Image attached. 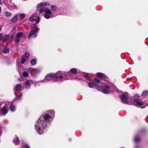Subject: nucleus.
Listing matches in <instances>:
<instances>
[{"instance_id":"obj_42","label":"nucleus","mask_w":148,"mask_h":148,"mask_svg":"<svg viewBox=\"0 0 148 148\" xmlns=\"http://www.w3.org/2000/svg\"><path fill=\"white\" fill-rule=\"evenodd\" d=\"M1 27H0V31H1Z\"/></svg>"},{"instance_id":"obj_6","label":"nucleus","mask_w":148,"mask_h":148,"mask_svg":"<svg viewBox=\"0 0 148 148\" xmlns=\"http://www.w3.org/2000/svg\"><path fill=\"white\" fill-rule=\"evenodd\" d=\"M99 90L102 91L104 93L107 94L111 93L112 91V88L110 86L106 85L102 86L100 85V88L99 89Z\"/></svg>"},{"instance_id":"obj_39","label":"nucleus","mask_w":148,"mask_h":148,"mask_svg":"<svg viewBox=\"0 0 148 148\" xmlns=\"http://www.w3.org/2000/svg\"><path fill=\"white\" fill-rule=\"evenodd\" d=\"M29 55L28 53H26L24 55H23V56H29Z\"/></svg>"},{"instance_id":"obj_45","label":"nucleus","mask_w":148,"mask_h":148,"mask_svg":"<svg viewBox=\"0 0 148 148\" xmlns=\"http://www.w3.org/2000/svg\"><path fill=\"white\" fill-rule=\"evenodd\" d=\"M27 58L29 56H25Z\"/></svg>"},{"instance_id":"obj_23","label":"nucleus","mask_w":148,"mask_h":148,"mask_svg":"<svg viewBox=\"0 0 148 148\" xmlns=\"http://www.w3.org/2000/svg\"><path fill=\"white\" fill-rule=\"evenodd\" d=\"M35 16L36 15L35 14L32 15L29 18V20L31 21H34L35 19H34V18H35Z\"/></svg>"},{"instance_id":"obj_9","label":"nucleus","mask_w":148,"mask_h":148,"mask_svg":"<svg viewBox=\"0 0 148 148\" xmlns=\"http://www.w3.org/2000/svg\"><path fill=\"white\" fill-rule=\"evenodd\" d=\"M24 36L23 33L20 32L17 33L16 34V36L15 38V42L16 43L19 42L21 39Z\"/></svg>"},{"instance_id":"obj_4","label":"nucleus","mask_w":148,"mask_h":148,"mask_svg":"<svg viewBox=\"0 0 148 148\" xmlns=\"http://www.w3.org/2000/svg\"><path fill=\"white\" fill-rule=\"evenodd\" d=\"M9 106L10 109L12 112H14L16 110V107L15 106L10 103H5V105L2 110V114L3 115H5L8 112L9 110L8 106Z\"/></svg>"},{"instance_id":"obj_35","label":"nucleus","mask_w":148,"mask_h":148,"mask_svg":"<svg viewBox=\"0 0 148 148\" xmlns=\"http://www.w3.org/2000/svg\"><path fill=\"white\" fill-rule=\"evenodd\" d=\"M36 25L35 24H34L31 25V27L32 28H36Z\"/></svg>"},{"instance_id":"obj_10","label":"nucleus","mask_w":148,"mask_h":148,"mask_svg":"<svg viewBox=\"0 0 148 148\" xmlns=\"http://www.w3.org/2000/svg\"><path fill=\"white\" fill-rule=\"evenodd\" d=\"M70 73H72L73 74H75L77 73V71L76 69L75 68H73L71 69L70 71L68 72H61V75H65L67 79V80L68 79L67 76H68V75Z\"/></svg>"},{"instance_id":"obj_16","label":"nucleus","mask_w":148,"mask_h":148,"mask_svg":"<svg viewBox=\"0 0 148 148\" xmlns=\"http://www.w3.org/2000/svg\"><path fill=\"white\" fill-rule=\"evenodd\" d=\"M26 71L28 72H30L31 74H32L33 73H35V69L32 67H29L26 70Z\"/></svg>"},{"instance_id":"obj_7","label":"nucleus","mask_w":148,"mask_h":148,"mask_svg":"<svg viewBox=\"0 0 148 148\" xmlns=\"http://www.w3.org/2000/svg\"><path fill=\"white\" fill-rule=\"evenodd\" d=\"M100 82L99 80L97 78L95 79V82H88V85L89 87L90 88H93L94 86H95L99 90V89L100 88V85L98 84Z\"/></svg>"},{"instance_id":"obj_14","label":"nucleus","mask_w":148,"mask_h":148,"mask_svg":"<svg viewBox=\"0 0 148 148\" xmlns=\"http://www.w3.org/2000/svg\"><path fill=\"white\" fill-rule=\"evenodd\" d=\"M33 84V82L32 80L31 79L27 80L25 84V88H29L31 84Z\"/></svg>"},{"instance_id":"obj_43","label":"nucleus","mask_w":148,"mask_h":148,"mask_svg":"<svg viewBox=\"0 0 148 148\" xmlns=\"http://www.w3.org/2000/svg\"><path fill=\"white\" fill-rule=\"evenodd\" d=\"M2 128V127L0 125V129H1Z\"/></svg>"},{"instance_id":"obj_29","label":"nucleus","mask_w":148,"mask_h":148,"mask_svg":"<svg viewBox=\"0 0 148 148\" xmlns=\"http://www.w3.org/2000/svg\"><path fill=\"white\" fill-rule=\"evenodd\" d=\"M83 76L85 78L87 79L88 81H90V78L88 75H84Z\"/></svg>"},{"instance_id":"obj_11","label":"nucleus","mask_w":148,"mask_h":148,"mask_svg":"<svg viewBox=\"0 0 148 148\" xmlns=\"http://www.w3.org/2000/svg\"><path fill=\"white\" fill-rule=\"evenodd\" d=\"M39 30V28H36V29L35 30H33L30 32L29 35L28 36V39H30L31 38L32 36L33 35H34V38H35V37L36 36L37 33L38 32Z\"/></svg>"},{"instance_id":"obj_22","label":"nucleus","mask_w":148,"mask_h":148,"mask_svg":"<svg viewBox=\"0 0 148 148\" xmlns=\"http://www.w3.org/2000/svg\"><path fill=\"white\" fill-rule=\"evenodd\" d=\"M17 15L15 16L12 18V22H14L17 21Z\"/></svg>"},{"instance_id":"obj_18","label":"nucleus","mask_w":148,"mask_h":148,"mask_svg":"<svg viewBox=\"0 0 148 148\" xmlns=\"http://www.w3.org/2000/svg\"><path fill=\"white\" fill-rule=\"evenodd\" d=\"M4 14L7 17H10L12 16V13L7 11H5L4 12Z\"/></svg>"},{"instance_id":"obj_15","label":"nucleus","mask_w":148,"mask_h":148,"mask_svg":"<svg viewBox=\"0 0 148 148\" xmlns=\"http://www.w3.org/2000/svg\"><path fill=\"white\" fill-rule=\"evenodd\" d=\"M16 138L14 139L12 142L14 145H18L19 143V140L18 137H16Z\"/></svg>"},{"instance_id":"obj_36","label":"nucleus","mask_w":148,"mask_h":148,"mask_svg":"<svg viewBox=\"0 0 148 148\" xmlns=\"http://www.w3.org/2000/svg\"><path fill=\"white\" fill-rule=\"evenodd\" d=\"M3 35L2 34L0 33V40H1L2 39Z\"/></svg>"},{"instance_id":"obj_37","label":"nucleus","mask_w":148,"mask_h":148,"mask_svg":"<svg viewBox=\"0 0 148 148\" xmlns=\"http://www.w3.org/2000/svg\"><path fill=\"white\" fill-rule=\"evenodd\" d=\"M16 66H18V69H19V68L21 66L20 64L18 63L16 64Z\"/></svg>"},{"instance_id":"obj_17","label":"nucleus","mask_w":148,"mask_h":148,"mask_svg":"<svg viewBox=\"0 0 148 148\" xmlns=\"http://www.w3.org/2000/svg\"><path fill=\"white\" fill-rule=\"evenodd\" d=\"M140 136L138 135H136L134 138V141L135 143H138L140 141Z\"/></svg>"},{"instance_id":"obj_27","label":"nucleus","mask_w":148,"mask_h":148,"mask_svg":"<svg viewBox=\"0 0 148 148\" xmlns=\"http://www.w3.org/2000/svg\"><path fill=\"white\" fill-rule=\"evenodd\" d=\"M9 49L8 48H5L3 50V52L4 53H7L9 52Z\"/></svg>"},{"instance_id":"obj_30","label":"nucleus","mask_w":148,"mask_h":148,"mask_svg":"<svg viewBox=\"0 0 148 148\" xmlns=\"http://www.w3.org/2000/svg\"><path fill=\"white\" fill-rule=\"evenodd\" d=\"M22 75L24 77H27L29 75L26 72H24L22 73Z\"/></svg>"},{"instance_id":"obj_33","label":"nucleus","mask_w":148,"mask_h":148,"mask_svg":"<svg viewBox=\"0 0 148 148\" xmlns=\"http://www.w3.org/2000/svg\"><path fill=\"white\" fill-rule=\"evenodd\" d=\"M41 71V69L40 68H37L35 69V73H39Z\"/></svg>"},{"instance_id":"obj_20","label":"nucleus","mask_w":148,"mask_h":148,"mask_svg":"<svg viewBox=\"0 0 148 148\" xmlns=\"http://www.w3.org/2000/svg\"><path fill=\"white\" fill-rule=\"evenodd\" d=\"M43 82L44 80H42L39 81L35 82L34 83H33L34 84L35 86H36L39 85V83H40L41 82Z\"/></svg>"},{"instance_id":"obj_1","label":"nucleus","mask_w":148,"mask_h":148,"mask_svg":"<svg viewBox=\"0 0 148 148\" xmlns=\"http://www.w3.org/2000/svg\"><path fill=\"white\" fill-rule=\"evenodd\" d=\"M54 113V111L50 110L40 116L35 124L36 130L39 134L43 133L44 130L47 127L48 124L53 119Z\"/></svg>"},{"instance_id":"obj_25","label":"nucleus","mask_w":148,"mask_h":148,"mask_svg":"<svg viewBox=\"0 0 148 148\" xmlns=\"http://www.w3.org/2000/svg\"><path fill=\"white\" fill-rule=\"evenodd\" d=\"M65 11H66V10L65 9H63L62 11H61V12H59L60 13L59 14L62 15H65L66 14V13L65 12H64Z\"/></svg>"},{"instance_id":"obj_12","label":"nucleus","mask_w":148,"mask_h":148,"mask_svg":"<svg viewBox=\"0 0 148 148\" xmlns=\"http://www.w3.org/2000/svg\"><path fill=\"white\" fill-rule=\"evenodd\" d=\"M97 77L101 78H102L105 81H107L108 79V77L106 75L100 73H99L96 74Z\"/></svg>"},{"instance_id":"obj_38","label":"nucleus","mask_w":148,"mask_h":148,"mask_svg":"<svg viewBox=\"0 0 148 148\" xmlns=\"http://www.w3.org/2000/svg\"><path fill=\"white\" fill-rule=\"evenodd\" d=\"M13 7L14 6V8H17V7L16 6V5H15L14 4H13V5L12 6Z\"/></svg>"},{"instance_id":"obj_34","label":"nucleus","mask_w":148,"mask_h":148,"mask_svg":"<svg viewBox=\"0 0 148 148\" xmlns=\"http://www.w3.org/2000/svg\"><path fill=\"white\" fill-rule=\"evenodd\" d=\"M37 20H36V23L37 24L38 23L40 20V18L39 16L37 17Z\"/></svg>"},{"instance_id":"obj_21","label":"nucleus","mask_w":148,"mask_h":148,"mask_svg":"<svg viewBox=\"0 0 148 148\" xmlns=\"http://www.w3.org/2000/svg\"><path fill=\"white\" fill-rule=\"evenodd\" d=\"M9 37V35H5L3 37L2 40L3 41H5V40H8Z\"/></svg>"},{"instance_id":"obj_26","label":"nucleus","mask_w":148,"mask_h":148,"mask_svg":"<svg viewBox=\"0 0 148 148\" xmlns=\"http://www.w3.org/2000/svg\"><path fill=\"white\" fill-rule=\"evenodd\" d=\"M22 145L23 147L25 148H30L29 146L27 144L24 143H22Z\"/></svg>"},{"instance_id":"obj_13","label":"nucleus","mask_w":148,"mask_h":148,"mask_svg":"<svg viewBox=\"0 0 148 148\" xmlns=\"http://www.w3.org/2000/svg\"><path fill=\"white\" fill-rule=\"evenodd\" d=\"M24 89L23 86L20 84H17L14 87V90H15L18 91H21L23 90Z\"/></svg>"},{"instance_id":"obj_19","label":"nucleus","mask_w":148,"mask_h":148,"mask_svg":"<svg viewBox=\"0 0 148 148\" xmlns=\"http://www.w3.org/2000/svg\"><path fill=\"white\" fill-rule=\"evenodd\" d=\"M36 59H33L30 61V63L32 65H35L36 62Z\"/></svg>"},{"instance_id":"obj_31","label":"nucleus","mask_w":148,"mask_h":148,"mask_svg":"<svg viewBox=\"0 0 148 148\" xmlns=\"http://www.w3.org/2000/svg\"><path fill=\"white\" fill-rule=\"evenodd\" d=\"M26 62L25 58H24L22 57L21 58V63L22 64H23Z\"/></svg>"},{"instance_id":"obj_8","label":"nucleus","mask_w":148,"mask_h":148,"mask_svg":"<svg viewBox=\"0 0 148 148\" xmlns=\"http://www.w3.org/2000/svg\"><path fill=\"white\" fill-rule=\"evenodd\" d=\"M120 97L121 102L122 103L125 104L129 103L127 100L128 96L127 93H125L124 94H121L120 96Z\"/></svg>"},{"instance_id":"obj_40","label":"nucleus","mask_w":148,"mask_h":148,"mask_svg":"<svg viewBox=\"0 0 148 148\" xmlns=\"http://www.w3.org/2000/svg\"><path fill=\"white\" fill-rule=\"evenodd\" d=\"M2 3V1L1 0H0V4H1Z\"/></svg>"},{"instance_id":"obj_2","label":"nucleus","mask_w":148,"mask_h":148,"mask_svg":"<svg viewBox=\"0 0 148 148\" xmlns=\"http://www.w3.org/2000/svg\"><path fill=\"white\" fill-rule=\"evenodd\" d=\"M50 3L48 2H43L39 3L37 5V9L40 8L39 14L44 12V17L47 19H49L52 18L51 15L52 12H55L57 10V7L55 5H51L50 6V9L45 8L44 6H49Z\"/></svg>"},{"instance_id":"obj_24","label":"nucleus","mask_w":148,"mask_h":148,"mask_svg":"<svg viewBox=\"0 0 148 148\" xmlns=\"http://www.w3.org/2000/svg\"><path fill=\"white\" fill-rule=\"evenodd\" d=\"M148 95V91H144L142 94V96L144 97Z\"/></svg>"},{"instance_id":"obj_41","label":"nucleus","mask_w":148,"mask_h":148,"mask_svg":"<svg viewBox=\"0 0 148 148\" xmlns=\"http://www.w3.org/2000/svg\"><path fill=\"white\" fill-rule=\"evenodd\" d=\"M1 7L0 6V12H1Z\"/></svg>"},{"instance_id":"obj_32","label":"nucleus","mask_w":148,"mask_h":148,"mask_svg":"<svg viewBox=\"0 0 148 148\" xmlns=\"http://www.w3.org/2000/svg\"><path fill=\"white\" fill-rule=\"evenodd\" d=\"M19 16L21 19H23L24 18L25 15L24 14H20Z\"/></svg>"},{"instance_id":"obj_5","label":"nucleus","mask_w":148,"mask_h":148,"mask_svg":"<svg viewBox=\"0 0 148 148\" xmlns=\"http://www.w3.org/2000/svg\"><path fill=\"white\" fill-rule=\"evenodd\" d=\"M137 95L135 96L134 97H131L130 98V99L131 102L133 103L134 105L137 107L141 108H143L141 106L143 104V103L141 99L138 98H136Z\"/></svg>"},{"instance_id":"obj_3","label":"nucleus","mask_w":148,"mask_h":148,"mask_svg":"<svg viewBox=\"0 0 148 148\" xmlns=\"http://www.w3.org/2000/svg\"><path fill=\"white\" fill-rule=\"evenodd\" d=\"M61 71H59L55 74L51 73L47 75L45 78V81L47 82L53 79L55 81L58 82L67 80L65 75H61Z\"/></svg>"},{"instance_id":"obj_28","label":"nucleus","mask_w":148,"mask_h":148,"mask_svg":"<svg viewBox=\"0 0 148 148\" xmlns=\"http://www.w3.org/2000/svg\"><path fill=\"white\" fill-rule=\"evenodd\" d=\"M23 95L22 93L21 92H20L18 96H16L17 99L19 100L21 99V97Z\"/></svg>"},{"instance_id":"obj_44","label":"nucleus","mask_w":148,"mask_h":148,"mask_svg":"<svg viewBox=\"0 0 148 148\" xmlns=\"http://www.w3.org/2000/svg\"><path fill=\"white\" fill-rule=\"evenodd\" d=\"M1 104H2V103H0V106H1Z\"/></svg>"}]
</instances>
